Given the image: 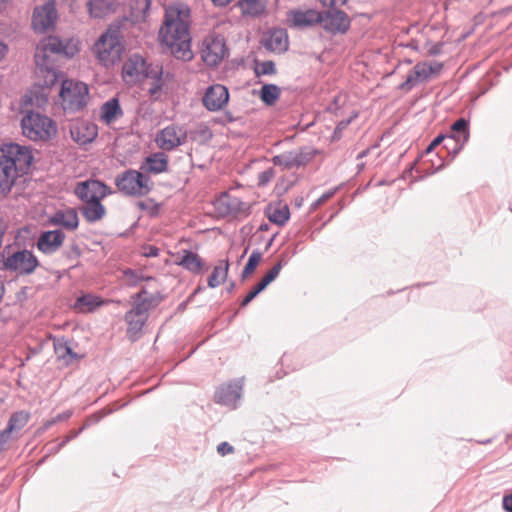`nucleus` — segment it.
I'll list each match as a JSON object with an SVG mask.
<instances>
[{"label": "nucleus", "instance_id": "f257e3e1", "mask_svg": "<svg viewBox=\"0 0 512 512\" xmlns=\"http://www.w3.org/2000/svg\"><path fill=\"white\" fill-rule=\"evenodd\" d=\"M164 19L159 29V41L175 58L191 60V9L183 2L166 5Z\"/></svg>", "mask_w": 512, "mask_h": 512}, {"label": "nucleus", "instance_id": "f03ea898", "mask_svg": "<svg viewBox=\"0 0 512 512\" xmlns=\"http://www.w3.org/2000/svg\"><path fill=\"white\" fill-rule=\"evenodd\" d=\"M33 161L29 147L17 143H4L0 147V198L13 193L21 194L22 176L27 173Z\"/></svg>", "mask_w": 512, "mask_h": 512}, {"label": "nucleus", "instance_id": "7ed1b4c3", "mask_svg": "<svg viewBox=\"0 0 512 512\" xmlns=\"http://www.w3.org/2000/svg\"><path fill=\"white\" fill-rule=\"evenodd\" d=\"M79 50L80 43L75 39L61 40L54 36L43 39L37 45L34 55L37 72L45 78L43 85L47 87L53 86L58 79L51 55L63 54L71 58Z\"/></svg>", "mask_w": 512, "mask_h": 512}, {"label": "nucleus", "instance_id": "20e7f679", "mask_svg": "<svg viewBox=\"0 0 512 512\" xmlns=\"http://www.w3.org/2000/svg\"><path fill=\"white\" fill-rule=\"evenodd\" d=\"M157 304L155 297L145 289L133 296V307L124 317L127 323V335L131 340L137 339L149 317V311Z\"/></svg>", "mask_w": 512, "mask_h": 512}, {"label": "nucleus", "instance_id": "39448f33", "mask_svg": "<svg viewBox=\"0 0 512 512\" xmlns=\"http://www.w3.org/2000/svg\"><path fill=\"white\" fill-rule=\"evenodd\" d=\"M22 134L33 141H47L57 133L56 123L46 115L28 111L21 120Z\"/></svg>", "mask_w": 512, "mask_h": 512}, {"label": "nucleus", "instance_id": "423d86ee", "mask_svg": "<svg viewBox=\"0 0 512 512\" xmlns=\"http://www.w3.org/2000/svg\"><path fill=\"white\" fill-rule=\"evenodd\" d=\"M93 53L104 66L117 63L122 56L124 46L117 30L108 29L101 34L93 46Z\"/></svg>", "mask_w": 512, "mask_h": 512}, {"label": "nucleus", "instance_id": "0eeeda50", "mask_svg": "<svg viewBox=\"0 0 512 512\" xmlns=\"http://www.w3.org/2000/svg\"><path fill=\"white\" fill-rule=\"evenodd\" d=\"M89 89L83 82L63 80L59 96L65 111L76 112L82 110L88 101Z\"/></svg>", "mask_w": 512, "mask_h": 512}, {"label": "nucleus", "instance_id": "6e6552de", "mask_svg": "<svg viewBox=\"0 0 512 512\" xmlns=\"http://www.w3.org/2000/svg\"><path fill=\"white\" fill-rule=\"evenodd\" d=\"M117 189L127 196H144L149 193V177L143 173L128 169L115 178Z\"/></svg>", "mask_w": 512, "mask_h": 512}, {"label": "nucleus", "instance_id": "1a4fd4ad", "mask_svg": "<svg viewBox=\"0 0 512 512\" xmlns=\"http://www.w3.org/2000/svg\"><path fill=\"white\" fill-rule=\"evenodd\" d=\"M2 269L17 275H31L39 266L37 257L29 250H19L2 256Z\"/></svg>", "mask_w": 512, "mask_h": 512}, {"label": "nucleus", "instance_id": "9d476101", "mask_svg": "<svg viewBox=\"0 0 512 512\" xmlns=\"http://www.w3.org/2000/svg\"><path fill=\"white\" fill-rule=\"evenodd\" d=\"M443 69V63L438 61L419 62L408 73L406 80L400 85V89L410 91L419 83L429 81L437 76Z\"/></svg>", "mask_w": 512, "mask_h": 512}, {"label": "nucleus", "instance_id": "9b49d317", "mask_svg": "<svg viewBox=\"0 0 512 512\" xmlns=\"http://www.w3.org/2000/svg\"><path fill=\"white\" fill-rule=\"evenodd\" d=\"M150 66L138 54L131 55L122 67V77L126 84L135 85L151 74Z\"/></svg>", "mask_w": 512, "mask_h": 512}, {"label": "nucleus", "instance_id": "f8f14e48", "mask_svg": "<svg viewBox=\"0 0 512 512\" xmlns=\"http://www.w3.org/2000/svg\"><path fill=\"white\" fill-rule=\"evenodd\" d=\"M187 132L183 127L171 124L157 132L155 143L163 151H172L185 144Z\"/></svg>", "mask_w": 512, "mask_h": 512}, {"label": "nucleus", "instance_id": "ddd939ff", "mask_svg": "<svg viewBox=\"0 0 512 512\" xmlns=\"http://www.w3.org/2000/svg\"><path fill=\"white\" fill-rule=\"evenodd\" d=\"M58 18L54 1H48L34 9L32 28L37 33H46L54 29Z\"/></svg>", "mask_w": 512, "mask_h": 512}, {"label": "nucleus", "instance_id": "4468645a", "mask_svg": "<svg viewBox=\"0 0 512 512\" xmlns=\"http://www.w3.org/2000/svg\"><path fill=\"white\" fill-rule=\"evenodd\" d=\"M226 53L225 39L221 35H209L204 39L201 57L208 66H217Z\"/></svg>", "mask_w": 512, "mask_h": 512}, {"label": "nucleus", "instance_id": "2eb2a0df", "mask_svg": "<svg viewBox=\"0 0 512 512\" xmlns=\"http://www.w3.org/2000/svg\"><path fill=\"white\" fill-rule=\"evenodd\" d=\"M76 196L83 202L103 199L111 194L110 188L99 180L89 179L79 182L74 190Z\"/></svg>", "mask_w": 512, "mask_h": 512}, {"label": "nucleus", "instance_id": "dca6fc26", "mask_svg": "<svg viewBox=\"0 0 512 512\" xmlns=\"http://www.w3.org/2000/svg\"><path fill=\"white\" fill-rule=\"evenodd\" d=\"M320 24L329 33H345L350 27V18L344 11L331 9L322 13Z\"/></svg>", "mask_w": 512, "mask_h": 512}, {"label": "nucleus", "instance_id": "f3484780", "mask_svg": "<svg viewBox=\"0 0 512 512\" xmlns=\"http://www.w3.org/2000/svg\"><path fill=\"white\" fill-rule=\"evenodd\" d=\"M243 379H237L221 385L215 393V401L219 404L235 408L242 396Z\"/></svg>", "mask_w": 512, "mask_h": 512}, {"label": "nucleus", "instance_id": "a211bd4d", "mask_svg": "<svg viewBox=\"0 0 512 512\" xmlns=\"http://www.w3.org/2000/svg\"><path fill=\"white\" fill-rule=\"evenodd\" d=\"M202 101L207 110L212 112L219 111L228 103L229 91L224 85H211L206 89Z\"/></svg>", "mask_w": 512, "mask_h": 512}, {"label": "nucleus", "instance_id": "6ab92c4d", "mask_svg": "<svg viewBox=\"0 0 512 512\" xmlns=\"http://www.w3.org/2000/svg\"><path fill=\"white\" fill-rule=\"evenodd\" d=\"M310 153L304 150L286 151L273 157L274 165L280 166L283 169H292L305 165L311 160Z\"/></svg>", "mask_w": 512, "mask_h": 512}, {"label": "nucleus", "instance_id": "aec40b11", "mask_svg": "<svg viewBox=\"0 0 512 512\" xmlns=\"http://www.w3.org/2000/svg\"><path fill=\"white\" fill-rule=\"evenodd\" d=\"M262 45L268 51L274 53H283L288 49V35L284 29H272L264 34Z\"/></svg>", "mask_w": 512, "mask_h": 512}, {"label": "nucleus", "instance_id": "412c9836", "mask_svg": "<svg viewBox=\"0 0 512 512\" xmlns=\"http://www.w3.org/2000/svg\"><path fill=\"white\" fill-rule=\"evenodd\" d=\"M65 240V234L61 230H51L41 233L37 241V248L44 254L56 252Z\"/></svg>", "mask_w": 512, "mask_h": 512}, {"label": "nucleus", "instance_id": "4be33fe9", "mask_svg": "<svg viewBox=\"0 0 512 512\" xmlns=\"http://www.w3.org/2000/svg\"><path fill=\"white\" fill-rule=\"evenodd\" d=\"M215 207L221 216L237 215L246 210V204L239 198L233 197L227 193L221 195L215 201Z\"/></svg>", "mask_w": 512, "mask_h": 512}, {"label": "nucleus", "instance_id": "5701e85b", "mask_svg": "<svg viewBox=\"0 0 512 512\" xmlns=\"http://www.w3.org/2000/svg\"><path fill=\"white\" fill-rule=\"evenodd\" d=\"M288 16L293 25L298 28L312 27L320 24L322 20V13L314 9L293 10Z\"/></svg>", "mask_w": 512, "mask_h": 512}, {"label": "nucleus", "instance_id": "b1692460", "mask_svg": "<svg viewBox=\"0 0 512 512\" xmlns=\"http://www.w3.org/2000/svg\"><path fill=\"white\" fill-rule=\"evenodd\" d=\"M70 132L72 139L79 145L91 143L98 134L97 126L88 122H81L74 125Z\"/></svg>", "mask_w": 512, "mask_h": 512}, {"label": "nucleus", "instance_id": "393cba45", "mask_svg": "<svg viewBox=\"0 0 512 512\" xmlns=\"http://www.w3.org/2000/svg\"><path fill=\"white\" fill-rule=\"evenodd\" d=\"M282 263L278 262L274 265L261 281L253 287V289L244 297L241 302V306H247L261 291H263L272 281H274L280 273Z\"/></svg>", "mask_w": 512, "mask_h": 512}, {"label": "nucleus", "instance_id": "a878e982", "mask_svg": "<svg viewBox=\"0 0 512 512\" xmlns=\"http://www.w3.org/2000/svg\"><path fill=\"white\" fill-rule=\"evenodd\" d=\"M168 156L164 152H156L146 157L141 170L153 174H160L168 169Z\"/></svg>", "mask_w": 512, "mask_h": 512}, {"label": "nucleus", "instance_id": "bb28decb", "mask_svg": "<svg viewBox=\"0 0 512 512\" xmlns=\"http://www.w3.org/2000/svg\"><path fill=\"white\" fill-rule=\"evenodd\" d=\"M50 223L55 226H62L68 230H75L79 225L77 211L69 208L63 211H57L51 218Z\"/></svg>", "mask_w": 512, "mask_h": 512}, {"label": "nucleus", "instance_id": "cd10ccee", "mask_svg": "<svg viewBox=\"0 0 512 512\" xmlns=\"http://www.w3.org/2000/svg\"><path fill=\"white\" fill-rule=\"evenodd\" d=\"M452 134L447 136V140L459 144L455 152H459L469 139L468 121L460 118L451 126Z\"/></svg>", "mask_w": 512, "mask_h": 512}, {"label": "nucleus", "instance_id": "c85d7f7f", "mask_svg": "<svg viewBox=\"0 0 512 512\" xmlns=\"http://www.w3.org/2000/svg\"><path fill=\"white\" fill-rule=\"evenodd\" d=\"M118 0H88L87 7L94 18H103L116 11Z\"/></svg>", "mask_w": 512, "mask_h": 512}, {"label": "nucleus", "instance_id": "c756f323", "mask_svg": "<svg viewBox=\"0 0 512 512\" xmlns=\"http://www.w3.org/2000/svg\"><path fill=\"white\" fill-rule=\"evenodd\" d=\"M123 111L120 107L119 100L113 97L106 101L100 108V119L106 123L111 124L122 117Z\"/></svg>", "mask_w": 512, "mask_h": 512}, {"label": "nucleus", "instance_id": "7c9ffc66", "mask_svg": "<svg viewBox=\"0 0 512 512\" xmlns=\"http://www.w3.org/2000/svg\"><path fill=\"white\" fill-rule=\"evenodd\" d=\"M102 199L84 202L80 211L87 222L93 223L101 220L105 214L106 209L101 204Z\"/></svg>", "mask_w": 512, "mask_h": 512}, {"label": "nucleus", "instance_id": "2f4dec72", "mask_svg": "<svg viewBox=\"0 0 512 512\" xmlns=\"http://www.w3.org/2000/svg\"><path fill=\"white\" fill-rule=\"evenodd\" d=\"M177 264L195 274L200 273L203 268V261L199 255L188 250H184L179 256Z\"/></svg>", "mask_w": 512, "mask_h": 512}, {"label": "nucleus", "instance_id": "473e14b6", "mask_svg": "<svg viewBox=\"0 0 512 512\" xmlns=\"http://www.w3.org/2000/svg\"><path fill=\"white\" fill-rule=\"evenodd\" d=\"M103 301L93 294H84L78 297L74 303V309L80 313H89L100 307Z\"/></svg>", "mask_w": 512, "mask_h": 512}, {"label": "nucleus", "instance_id": "72a5a7b5", "mask_svg": "<svg viewBox=\"0 0 512 512\" xmlns=\"http://www.w3.org/2000/svg\"><path fill=\"white\" fill-rule=\"evenodd\" d=\"M228 270V260H221L219 264L214 267L212 274L208 278V286L210 288H215L221 285L227 278Z\"/></svg>", "mask_w": 512, "mask_h": 512}, {"label": "nucleus", "instance_id": "f704fd0d", "mask_svg": "<svg viewBox=\"0 0 512 512\" xmlns=\"http://www.w3.org/2000/svg\"><path fill=\"white\" fill-rule=\"evenodd\" d=\"M267 214L271 222L280 226L284 225L290 217V212L287 205L271 206L269 207Z\"/></svg>", "mask_w": 512, "mask_h": 512}, {"label": "nucleus", "instance_id": "c9c22d12", "mask_svg": "<svg viewBox=\"0 0 512 512\" xmlns=\"http://www.w3.org/2000/svg\"><path fill=\"white\" fill-rule=\"evenodd\" d=\"M281 89L275 84H265L260 90V99L266 105H273L280 97Z\"/></svg>", "mask_w": 512, "mask_h": 512}, {"label": "nucleus", "instance_id": "e433bc0d", "mask_svg": "<svg viewBox=\"0 0 512 512\" xmlns=\"http://www.w3.org/2000/svg\"><path fill=\"white\" fill-rule=\"evenodd\" d=\"M30 419V414L26 411H18L11 415L8 424L7 429L8 431L14 432L21 430L23 427L26 426Z\"/></svg>", "mask_w": 512, "mask_h": 512}, {"label": "nucleus", "instance_id": "4c0bfd02", "mask_svg": "<svg viewBox=\"0 0 512 512\" xmlns=\"http://www.w3.org/2000/svg\"><path fill=\"white\" fill-rule=\"evenodd\" d=\"M151 74L148 78L152 79L150 87L148 88V92L151 97L158 98L160 92L162 90V70L156 67L155 69H151Z\"/></svg>", "mask_w": 512, "mask_h": 512}, {"label": "nucleus", "instance_id": "58836bf2", "mask_svg": "<svg viewBox=\"0 0 512 512\" xmlns=\"http://www.w3.org/2000/svg\"><path fill=\"white\" fill-rule=\"evenodd\" d=\"M240 8L244 14L258 16L264 11V5L260 0H243Z\"/></svg>", "mask_w": 512, "mask_h": 512}, {"label": "nucleus", "instance_id": "ea45409f", "mask_svg": "<svg viewBox=\"0 0 512 512\" xmlns=\"http://www.w3.org/2000/svg\"><path fill=\"white\" fill-rule=\"evenodd\" d=\"M261 258H262V253L259 250H254L251 253V255L242 271V274H241L242 279L247 278L249 275H251L254 272V270L258 266Z\"/></svg>", "mask_w": 512, "mask_h": 512}, {"label": "nucleus", "instance_id": "a19ab883", "mask_svg": "<svg viewBox=\"0 0 512 512\" xmlns=\"http://www.w3.org/2000/svg\"><path fill=\"white\" fill-rule=\"evenodd\" d=\"M151 6L150 0H133L131 4V8L134 11V15L137 18L146 17Z\"/></svg>", "mask_w": 512, "mask_h": 512}, {"label": "nucleus", "instance_id": "79ce46f5", "mask_svg": "<svg viewBox=\"0 0 512 512\" xmlns=\"http://www.w3.org/2000/svg\"><path fill=\"white\" fill-rule=\"evenodd\" d=\"M275 73H276V66L273 61L267 60V61H263L260 63H256L255 74L257 76L274 75Z\"/></svg>", "mask_w": 512, "mask_h": 512}, {"label": "nucleus", "instance_id": "37998d69", "mask_svg": "<svg viewBox=\"0 0 512 512\" xmlns=\"http://www.w3.org/2000/svg\"><path fill=\"white\" fill-rule=\"evenodd\" d=\"M55 350L59 358L70 356L72 359H77V354L72 351L67 343H60L55 346Z\"/></svg>", "mask_w": 512, "mask_h": 512}, {"label": "nucleus", "instance_id": "c03bdc74", "mask_svg": "<svg viewBox=\"0 0 512 512\" xmlns=\"http://www.w3.org/2000/svg\"><path fill=\"white\" fill-rule=\"evenodd\" d=\"M275 176L273 168L266 169L258 175V184L260 186L267 185Z\"/></svg>", "mask_w": 512, "mask_h": 512}, {"label": "nucleus", "instance_id": "a18cd8bd", "mask_svg": "<svg viewBox=\"0 0 512 512\" xmlns=\"http://www.w3.org/2000/svg\"><path fill=\"white\" fill-rule=\"evenodd\" d=\"M82 429H83V428H81V429H80V430H78V431H72V432H70V434H69V435H67V436L64 438V440H63L61 443H59V444L57 445V447H56L55 449H49V451H50V452H54V453L58 452V451H59L61 448H63V447H64V446H65V445H66L70 440H72L73 438L77 437V436L79 435V433L82 431Z\"/></svg>", "mask_w": 512, "mask_h": 512}, {"label": "nucleus", "instance_id": "49530a36", "mask_svg": "<svg viewBox=\"0 0 512 512\" xmlns=\"http://www.w3.org/2000/svg\"><path fill=\"white\" fill-rule=\"evenodd\" d=\"M217 452L222 455V456H225L227 454H231L234 452V448L232 445H230L228 442H221L218 446H217Z\"/></svg>", "mask_w": 512, "mask_h": 512}, {"label": "nucleus", "instance_id": "de8ad7c7", "mask_svg": "<svg viewBox=\"0 0 512 512\" xmlns=\"http://www.w3.org/2000/svg\"><path fill=\"white\" fill-rule=\"evenodd\" d=\"M11 431H8L7 428H5L2 432H0V451H2L5 448L6 443L11 438Z\"/></svg>", "mask_w": 512, "mask_h": 512}, {"label": "nucleus", "instance_id": "09e8293b", "mask_svg": "<svg viewBox=\"0 0 512 512\" xmlns=\"http://www.w3.org/2000/svg\"><path fill=\"white\" fill-rule=\"evenodd\" d=\"M444 139H447V136L444 135H438L427 147L426 152L430 153L436 146H438L441 142L444 141Z\"/></svg>", "mask_w": 512, "mask_h": 512}, {"label": "nucleus", "instance_id": "8fccbe9b", "mask_svg": "<svg viewBox=\"0 0 512 512\" xmlns=\"http://www.w3.org/2000/svg\"><path fill=\"white\" fill-rule=\"evenodd\" d=\"M502 503L506 511L512 512V494L504 496Z\"/></svg>", "mask_w": 512, "mask_h": 512}, {"label": "nucleus", "instance_id": "3c124183", "mask_svg": "<svg viewBox=\"0 0 512 512\" xmlns=\"http://www.w3.org/2000/svg\"><path fill=\"white\" fill-rule=\"evenodd\" d=\"M334 194V191H329L327 193H324L321 197L318 198V200L315 202V206H319L323 203H325L328 199H330Z\"/></svg>", "mask_w": 512, "mask_h": 512}, {"label": "nucleus", "instance_id": "603ef678", "mask_svg": "<svg viewBox=\"0 0 512 512\" xmlns=\"http://www.w3.org/2000/svg\"><path fill=\"white\" fill-rule=\"evenodd\" d=\"M72 415L71 411H65L63 413L58 414L56 417L53 418V422H61L69 419Z\"/></svg>", "mask_w": 512, "mask_h": 512}, {"label": "nucleus", "instance_id": "864d4df0", "mask_svg": "<svg viewBox=\"0 0 512 512\" xmlns=\"http://www.w3.org/2000/svg\"><path fill=\"white\" fill-rule=\"evenodd\" d=\"M444 141H445V148L446 149L452 148L454 154L458 153V152H455V148H457L459 144H456L455 142H450L447 139H444Z\"/></svg>", "mask_w": 512, "mask_h": 512}, {"label": "nucleus", "instance_id": "5fc2aeb1", "mask_svg": "<svg viewBox=\"0 0 512 512\" xmlns=\"http://www.w3.org/2000/svg\"><path fill=\"white\" fill-rule=\"evenodd\" d=\"M350 122H351L350 119L340 121L336 127V130L341 131V130L345 129L350 124Z\"/></svg>", "mask_w": 512, "mask_h": 512}, {"label": "nucleus", "instance_id": "6e6d98bb", "mask_svg": "<svg viewBox=\"0 0 512 512\" xmlns=\"http://www.w3.org/2000/svg\"><path fill=\"white\" fill-rule=\"evenodd\" d=\"M233 0H212V2L216 5V6H226L228 5L229 3H231Z\"/></svg>", "mask_w": 512, "mask_h": 512}, {"label": "nucleus", "instance_id": "4d7b16f0", "mask_svg": "<svg viewBox=\"0 0 512 512\" xmlns=\"http://www.w3.org/2000/svg\"><path fill=\"white\" fill-rule=\"evenodd\" d=\"M6 52H7V46L2 41H0V60L3 59Z\"/></svg>", "mask_w": 512, "mask_h": 512}, {"label": "nucleus", "instance_id": "13d9d810", "mask_svg": "<svg viewBox=\"0 0 512 512\" xmlns=\"http://www.w3.org/2000/svg\"><path fill=\"white\" fill-rule=\"evenodd\" d=\"M323 6L326 7H334L335 1L334 0H319Z\"/></svg>", "mask_w": 512, "mask_h": 512}, {"label": "nucleus", "instance_id": "bf43d9fd", "mask_svg": "<svg viewBox=\"0 0 512 512\" xmlns=\"http://www.w3.org/2000/svg\"><path fill=\"white\" fill-rule=\"evenodd\" d=\"M147 255L148 256H157L158 255V249L154 248V247H150L149 253Z\"/></svg>", "mask_w": 512, "mask_h": 512}, {"label": "nucleus", "instance_id": "052dcab7", "mask_svg": "<svg viewBox=\"0 0 512 512\" xmlns=\"http://www.w3.org/2000/svg\"><path fill=\"white\" fill-rule=\"evenodd\" d=\"M334 1H335V6H337V5L346 4L348 0H334Z\"/></svg>", "mask_w": 512, "mask_h": 512}, {"label": "nucleus", "instance_id": "680f3d73", "mask_svg": "<svg viewBox=\"0 0 512 512\" xmlns=\"http://www.w3.org/2000/svg\"><path fill=\"white\" fill-rule=\"evenodd\" d=\"M56 423H57V422H53V419H51V420H49V421H47V422L45 423V428H49L50 426H52V425H54V424H56Z\"/></svg>", "mask_w": 512, "mask_h": 512}, {"label": "nucleus", "instance_id": "e2e57ef3", "mask_svg": "<svg viewBox=\"0 0 512 512\" xmlns=\"http://www.w3.org/2000/svg\"><path fill=\"white\" fill-rule=\"evenodd\" d=\"M8 0H0V9H2Z\"/></svg>", "mask_w": 512, "mask_h": 512}, {"label": "nucleus", "instance_id": "0e129e2a", "mask_svg": "<svg viewBox=\"0 0 512 512\" xmlns=\"http://www.w3.org/2000/svg\"><path fill=\"white\" fill-rule=\"evenodd\" d=\"M267 229H268L267 224H264V225L260 226V230H267Z\"/></svg>", "mask_w": 512, "mask_h": 512}, {"label": "nucleus", "instance_id": "69168bd1", "mask_svg": "<svg viewBox=\"0 0 512 512\" xmlns=\"http://www.w3.org/2000/svg\"><path fill=\"white\" fill-rule=\"evenodd\" d=\"M234 286H235V284L232 282V283H231V285L229 286V289H228V290H229V291H232V290L234 289Z\"/></svg>", "mask_w": 512, "mask_h": 512}, {"label": "nucleus", "instance_id": "338daca9", "mask_svg": "<svg viewBox=\"0 0 512 512\" xmlns=\"http://www.w3.org/2000/svg\"><path fill=\"white\" fill-rule=\"evenodd\" d=\"M431 53H432V54H436V53H438V50H437V49H434V50H432V51H431Z\"/></svg>", "mask_w": 512, "mask_h": 512}, {"label": "nucleus", "instance_id": "774afa93", "mask_svg": "<svg viewBox=\"0 0 512 512\" xmlns=\"http://www.w3.org/2000/svg\"><path fill=\"white\" fill-rule=\"evenodd\" d=\"M365 155H366V151H363L359 156H360V157H363V156H365Z\"/></svg>", "mask_w": 512, "mask_h": 512}]
</instances>
